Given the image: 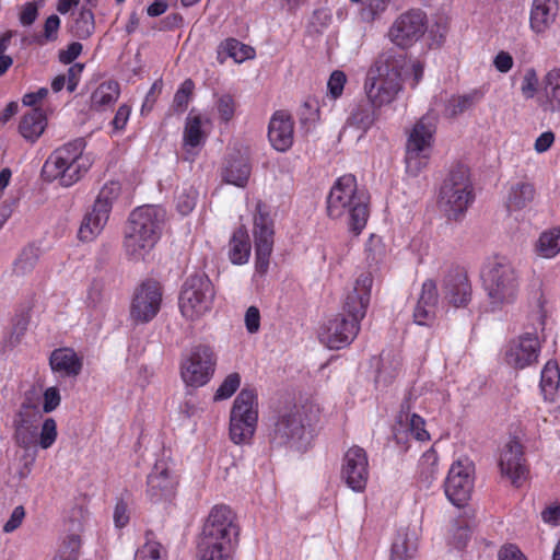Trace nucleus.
Returning <instances> with one entry per match:
<instances>
[{
	"label": "nucleus",
	"mask_w": 560,
	"mask_h": 560,
	"mask_svg": "<svg viewBox=\"0 0 560 560\" xmlns=\"http://www.w3.org/2000/svg\"><path fill=\"white\" fill-rule=\"evenodd\" d=\"M221 47L226 52V55L237 63L255 57L254 48L241 43L235 38L225 39Z\"/></svg>",
	"instance_id": "44"
},
{
	"label": "nucleus",
	"mask_w": 560,
	"mask_h": 560,
	"mask_svg": "<svg viewBox=\"0 0 560 560\" xmlns=\"http://www.w3.org/2000/svg\"><path fill=\"white\" fill-rule=\"evenodd\" d=\"M444 296L455 307L466 306L471 299V284L464 269L448 272L444 279Z\"/></svg>",
	"instance_id": "24"
},
{
	"label": "nucleus",
	"mask_w": 560,
	"mask_h": 560,
	"mask_svg": "<svg viewBox=\"0 0 560 560\" xmlns=\"http://www.w3.org/2000/svg\"><path fill=\"white\" fill-rule=\"evenodd\" d=\"M58 436L57 423L52 418H46L40 427L37 443L40 448L47 450L54 445Z\"/></svg>",
	"instance_id": "47"
},
{
	"label": "nucleus",
	"mask_w": 560,
	"mask_h": 560,
	"mask_svg": "<svg viewBox=\"0 0 560 560\" xmlns=\"http://www.w3.org/2000/svg\"><path fill=\"white\" fill-rule=\"evenodd\" d=\"M539 79L534 68H529L525 71L522 82L521 92L525 100H532L538 92Z\"/></svg>",
	"instance_id": "52"
},
{
	"label": "nucleus",
	"mask_w": 560,
	"mask_h": 560,
	"mask_svg": "<svg viewBox=\"0 0 560 560\" xmlns=\"http://www.w3.org/2000/svg\"><path fill=\"white\" fill-rule=\"evenodd\" d=\"M370 476L369 456L366 451L353 445L342 457L341 479L350 490H364Z\"/></svg>",
	"instance_id": "16"
},
{
	"label": "nucleus",
	"mask_w": 560,
	"mask_h": 560,
	"mask_svg": "<svg viewBox=\"0 0 560 560\" xmlns=\"http://www.w3.org/2000/svg\"><path fill=\"white\" fill-rule=\"evenodd\" d=\"M448 501L458 509H464L466 516H472L474 511L469 508L470 492H445Z\"/></svg>",
	"instance_id": "60"
},
{
	"label": "nucleus",
	"mask_w": 560,
	"mask_h": 560,
	"mask_svg": "<svg viewBox=\"0 0 560 560\" xmlns=\"http://www.w3.org/2000/svg\"><path fill=\"white\" fill-rule=\"evenodd\" d=\"M46 126L47 118L43 109L34 107L28 113L24 114L19 130L24 139L34 142L42 136Z\"/></svg>",
	"instance_id": "36"
},
{
	"label": "nucleus",
	"mask_w": 560,
	"mask_h": 560,
	"mask_svg": "<svg viewBox=\"0 0 560 560\" xmlns=\"http://www.w3.org/2000/svg\"><path fill=\"white\" fill-rule=\"evenodd\" d=\"M151 490H172L178 486L177 476L164 460L158 462L148 476Z\"/></svg>",
	"instance_id": "40"
},
{
	"label": "nucleus",
	"mask_w": 560,
	"mask_h": 560,
	"mask_svg": "<svg viewBox=\"0 0 560 560\" xmlns=\"http://www.w3.org/2000/svg\"><path fill=\"white\" fill-rule=\"evenodd\" d=\"M94 31V14L89 8H81L74 22V33L80 38L89 37Z\"/></svg>",
	"instance_id": "46"
},
{
	"label": "nucleus",
	"mask_w": 560,
	"mask_h": 560,
	"mask_svg": "<svg viewBox=\"0 0 560 560\" xmlns=\"http://www.w3.org/2000/svg\"><path fill=\"white\" fill-rule=\"evenodd\" d=\"M475 200L474 187L468 171L458 167L444 179L439 206L448 220H460Z\"/></svg>",
	"instance_id": "7"
},
{
	"label": "nucleus",
	"mask_w": 560,
	"mask_h": 560,
	"mask_svg": "<svg viewBox=\"0 0 560 560\" xmlns=\"http://www.w3.org/2000/svg\"><path fill=\"white\" fill-rule=\"evenodd\" d=\"M81 539L78 535H70L63 542L62 548L54 558L63 560H79Z\"/></svg>",
	"instance_id": "54"
},
{
	"label": "nucleus",
	"mask_w": 560,
	"mask_h": 560,
	"mask_svg": "<svg viewBox=\"0 0 560 560\" xmlns=\"http://www.w3.org/2000/svg\"><path fill=\"white\" fill-rule=\"evenodd\" d=\"M360 324L345 315L327 320L318 331L319 341L329 349H342L357 337Z\"/></svg>",
	"instance_id": "17"
},
{
	"label": "nucleus",
	"mask_w": 560,
	"mask_h": 560,
	"mask_svg": "<svg viewBox=\"0 0 560 560\" xmlns=\"http://www.w3.org/2000/svg\"><path fill=\"white\" fill-rule=\"evenodd\" d=\"M103 300V287L98 281H93L86 291L85 304L89 307L96 308Z\"/></svg>",
	"instance_id": "61"
},
{
	"label": "nucleus",
	"mask_w": 560,
	"mask_h": 560,
	"mask_svg": "<svg viewBox=\"0 0 560 560\" xmlns=\"http://www.w3.org/2000/svg\"><path fill=\"white\" fill-rule=\"evenodd\" d=\"M409 429L411 435L418 441H428L430 440V434L425 430V421L422 417L413 413L409 420Z\"/></svg>",
	"instance_id": "59"
},
{
	"label": "nucleus",
	"mask_w": 560,
	"mask_h": 560,
	"mask_svg": "<svg viewBox=\"0 0 560 560\" xmlns=\"http://www.w3.org/2000/svg\"><path fill=\"white\" fill-rule=\"evenodd\" d=\"M49 366L59 377L75 378L82 372L83 358L72 348H58L49 355Z\"/></svg>",
	"instance_id": "25"
},
{
	"label": "nucleus",
	"mask_w": 560,
	"mask_h": 560,
	"mask_svg": "<svg viewBox=\"0 0 560 560\" xmlns=\"http://www.w3.org/2000/svg\"><path fill=\"white\" fill-rule=\"evenodd\" d=\"M60 402V390L56 386L47 387L43 393V406L40 412L50 413L59 407Z\"/></svg>",
	"instance_id": "57"
},
{
	"label": "nucleus",
	"mask_w": 560,
	"mask_h": 560,
	"mask_svg": "<svg viewBox=\"0 0 560 560\" xmlns=\"http://www.w3.org/2000/svg\"><path fill=\"white\" fill-rule=\"evenodd\" d=\"M540 348L538 336L534 332H525L508 345L505 361L509 365L523 370L537 362Z\"/></svg>",
	"instance_id": "19"
},
{
	"label": "nucleus",
	"mask_w": 560,
	"mask_h": 560,
	"mask_svg": "<svg viewBox=\"0 0 560 560\" xmlns=\"http://www.w3.org/2000/svg\"><path fill=\"white\" fill-rule=\"evenodd\" d=\"M165 220V211L159 206L147 205L135 209L126 229L159 241Z\"/></svg>",
	"instance_id": "18"
},
{
	"label": "nucleus",
	"mask_w": 560,
	"mask_h": 560,
	"mask_svg": "<svg viewBox=\"0 0 560 560\" xmlns=\"http://www.w3.org/2000/svg\"><path fill=\"white\" fill-rule=\"evenodd\" d=\"M373 277L370 272L361 273L354 283L353 290L346 296L343 312L351 319L360 324L366 314L371 299Z\"/></svg>",
	"instance_id": "20"
},
{
	"label": "nucleus",
	"mask_w": 560,
	"mask_h": 560,
	"mask_svg": "<svg viewBox=\"0 0 560 560\" xmlns=\"http://www.w3.org/2000/svg\"><path fill=\"white\" fill-rule=\"evenodd\" d=\"M537 103L545 114L560 113V67L551 68L544 75Z\"/></svg>",
	"instance_id": "26"
},
{
	"label": "nucleus",
	"mask_w": 560,
	"mask_h": 560,
	"mask_svg": "<svg viewBox=\"0 0 560 560\" xmlns=\"http://www.w3.org/2000/svg\"><path fill=\"white\" fill-rule=\"evenodd\" d=\"M535 196L536 190L532 183L517 182L508 191L506 208L510 212L523 210L534 201Z\"/></svg>",
	"instance_id": "35"
},
{
	"label": "nucleus",
	"mask_w": 560,
	"mask_h": 560,
	"mask_svg": "<svg viewBox=\"0 0 560 560\" xmlns=\"http://www.w3.org/2000/svg\"><path fill=\"white\" fill-rule=\"evenodd\" d=\"M36 264V255L32 248L24 249L14 262V271L24 275L31 271Z\"/></svg>",
	"instance_id": "58"
},
{
	"label": "nucleus",
	"mask_w": 560,
	"mask_h": 560,
	"mask_svg": "<svg viewBox=\"0 0 560 560\" xmlns=\"http://www.w3.org/2000/svg\"><path fill=\"white\" fill-rule=\"evenodd\" d=\"M250 241L247 231L238 228L232 234L229 244V257L234 265H244L250 256Z\"/></svg>",
	"instance_id": "39"
},
{
	"label": "nucleus",
	"mask_w": 560,
	"mask_h": 560,
	"mask_svg": "<svg viewBox=\"0 0 560 560\" xmlns=\"http://www.w3.org/2000/svg\"><path fill=\"white\" fill-rule=\"evenodd\" d=\"M238 535L236 514L225 504L214 505L199 536L197 545L199 560H232Z\"/></svg>",
	"instance_id": "1"
},
{
	"label": "nucleus",
	"mask_w": 560,
	"mask_h": 560,
	"mask_svg": "<svg viewBox=\"0 0 560 560\" xmlns=\"http://www.w3.org/2000/svg\"><path fill=\"white\" fill-rule=\"evenodd\" d=\"M85 141L81 138L69 141L54 150L43 166V174L49 182L71 187L91 168L92 159L84 154Z\"/></svg>",
	"instance_id": "5"
},
{
	"label": "nucleus",
	"mask_w": 560,
	"mask_h": 560,
	"mask_svg": "<svg viewBox=\"0 0 560 560\" xmlns=\"http://www.w3.org/2000/svg\"><path fill=\"white\" fill-rule=\"evenodd\" d=\"M217 364L215 354L210 346L197 345L183 358L180 376L191 387H200L210 382Z\"/></svg>",
	"instance_id": "11"
},
{
	"label": "nucleus",
	"mask_w": 560,
	"mask_h": 560,
	"mask_svg": "<svg viewBox=\"0 0 560 560\" xmlns=\"http://www.w3.org/2000/svg\"><path fill=\"white\" fill-rule=\"evenodd\" d=\"M482 283L493 310L514 304L521 293V275L511 260L494 256L482 269Z\"/></svg>",
	"instance_id": "6"
},
{
	"label": "nucleus",
	"mask_w": 560,
	"mask_h": 560,
	"mask_svg": "<svg viewBox=\"0 0 560 560\" xmlns=\"http://www.w3.org/2000/svg\"><path fill=\"white\" fill-rule=\"evenodd\" d=\"M501 476L506 478L515 488L525 486L529 469L524 457L523 445L516 439H510L501 448L499 455Z\"/></svg>",
	"instance_id": "15"
},
{
	"label": "nucleus",
	"mask_w": 560,
	"mask_h": 560,
	"mask_svg": "<svg viewBox=\"0 0 560 560\" xmlns=\"http://www.w3.org/2000/svg\"><path fill=\"white\" fill-rule=\"evenodd\" d=\"M368 258L374 262L381 261L385 254L386 248L381 236L372 234L365 245Z\"/></svg>",
	"instance_id": "56"
},
{
	"label": "nucleus",
	"mask_w": 560,
	"mask_h": 560,
	"mask_svg": "<svg viewBox=\"0 0 560 560\" xmlns=\"http://www.w3.org/2000/svg\"><path fill=\"white\" fill-rule=\"evenodd\" d=\"M237 103L231 94H222L215 101V110L223 124H229L235 116Z\"/></svg>",
	"instance_id": "45"
},
{
	"label": "nucleus",
	"mask_w": 560,
	"mask_h": 560,
	"mask_svg": "<svg viewBox=\"0 0 560 560\" xmlns=\"http://www.w3.org/2000/svg\"><path fill=\"white\" fill-rule=\"evenodd\" d=\"M158 241L143 236L129 230H125L124 250L126 256L133 261H140L152 250Z\"/></svg>",
	"instance_id": "34"
},
{
	"label": "nucleus",
	"mask_w": 560,
	"mask_h": 560,
	"mask_svg": "<svg viewBox=\"0 0 560 560\" xmlns=\"http://www.w3.org/2000/svg\"><path fill=\"white\" fill-rule=\"evenodd\" d=\"M390 0H364L361 18L365 22H373L388 8Z\"/></svg>",
	"instance_id": "49"
},
{
	"label": "nucleus",
	"mask_w": 560,
	"mask_h": 560,
	"mask_svg": "<svg viewBox=\"0 0 560 560\" xmlns=\"http://www.w3.org/2000/svg\"><path fill=\"white\" fill-rule=\"evenodd\" d=\"M327 213L334 220L346 219L353 235L362 233L370 217L369 195L358 188L353 175H343L336 180L327 197Z\"/></svg>",
	"instance_id": "2"
},
{
	"label": "nucleus",
	"mask_w": 560,
	"mask_h": 560,
	"mask_svg": "<svg viewBox=\"0 0 560 560\" xmlns=\"http://www.w3.org/2000/svg\"><path fill=\"white\" fill-rule=\"evenodd\" d=\"M240 386L241 375L236 372L229 374L218 387L214 400H224L232 397Z\"/></svg>",
	"instance_id": "51"
},
{
	"label": "nucleus",
	"mask_w": 560,
	"mask_h": 560,
	"mask_svg": "<svg viewBox=\"0 0 560 560\" xmlns=\"http://www.w3.org/2000/svg\"><path fill=\"white\" fill-rule=\"evenodd\" d=\"M438 308V289L432 279H428L422 284V290L418 303L415 307V323L422 326H429L435 318Z\"/></svg>",
	"instance_id": "27"
},
{
	"label": "nucleus",
	"mask_w": 560,
	"mask_h": 560,
	"mask_svg": "<svg viewBox=\"0 0 560 560\" xmlns=\"http://www.w3.org/2000/svg\"><path fill=\"white\" fill-rule=\"evenodd\" d=\"M268 139L273 149L279 152L288 151L294 139V121L288 113L276 112L269 121Z\"/></svg>",
	"instance_id": "22"
},
{
	"label": "nucleus",
	"mask_w": 560,
	"mask_h": 560,
	"mask_svg": "<svg viewBox=\"0 0 560 560\" xmlns=\"http://www.w3.org/2000/svg\"><path fill=\"white\" fill-rule=\"evenodd\" d=\"M346 83L347 75L345 74L343 71H332L327 82L328 96L334 101L338 100L343 93Z\"/></svg>",
	"instance_id": "55"
},
{
	"label": "nucleus",
	"mask_w": 560,
	"mask_h": 560,
	"mask_svg": "<svg viewBox=\"0 0 560 560\" xmlns=\"http://www.w3.org/2000/svg\"><path fill=\"white\" fill-rule=\"evenodd\" d=\"M435 131V118L431 115L421 117L410 130L405 155L406 171L409 175L418 176L427 167Z\"/></svg>",
	"instance_id": "10"
},
{
	"label": "nucleus",
	"mask_w": 560,
	"mask_h": 560,
	"mask_svg": "<svg viewBox=\"0 0 560 560\" xmlns=\"http://www.w3.org/2000/svg\"><path fill=\"white\" fill-rule=\"evenodd\" d=\"M427 24V14L420 9H411L395 19L387 36L397 47L408 48L424 35Z\"/></svg>",
	"instance_id": "13"
},
{
	"label": "nucleus",
	"mask_w": 560,
	"mask_h": 560,
	"mask_svg": "<svg viewBox=\"0 0 560 560\" xmlns=\"http://www.w3.org/2000/svg\"><path fill=\"white\" fill-rule=\"evenodd\" d=\"M250 164L248 159L241 154H231L222 172L223 180L237 187H245L249 175Z\"/></svg>",
	"instance_id": "32"
},
{
	"label": "nucleus",
	"mask_w": 560,
	"mask_h": 560,
	"mask_svg": "<svg viewBox=\"0 0 560 560\" xmlns=\"http://www.w3.org/2000/svg\"><path fill=\"white\" fill-rule=\"evenodd\" d=\"M472 102V95H453L445 105L444 115L451 118L456 117L467 110Z\"/></svg>",
	"instance_id": "48"
},
{
	"label": "nucleus",
	"mask_w": 560,
	"mask_h": 560,
	"mask_svg": "<svg viewBox=\"0 0 560 560\" xmlns=\"http://www.w3.org/2000/svg\"><path fill=\"white\" fill-rule=\"evenodd\" d=\"M558 0H533L529 12V27L536 34L545 33L556 21Z\"/></svg>",
	"instance_id": "29"
},
{
	"label": "nucleus",
	"mask_w": 560,
	"mask_h": 560,
	"mask_svg": "<svg viewBox=\"0 0 560 560\" xmlns=\"http://www.w3.org/2000/svg\"><path fill=\"white\" fill-rule=\"evenodd\" d=\"M560 385V370L556 361L549 360L540 375V392L546 401H553Z\"/></svg>",
	"instance_id": "41"
},
{
	"label": "nucleus",
	"mask_w": 560,
	"mask_h": 560,
	"mask_svg": "<svg viewBox=\"0 0 560 560\" xmlns=\"http://www.w3.org/2000/svg\"><path fill=\"white\" fill-rule=\"evenodd\" d=\"M380 109L381 107L374 106L369 100L360 102L351 110L347 125L365 133L377 120Z\"/></svg>",
	"instance_id": "33"
},
{
	"label": "nucleus",
	"mask_w": 560,
	"mask_h": 560,
	"mask_svg": "<svg viewBox=\"0 0 560 560\" xmlns=\"http://www.w3.org/2000/svg\"><path fill=\"white\" fill-rule=\"evenodd\" d=\"M215 296L214 287L206 273L190 275L183 283L178 305L182 315L191 322L208 314Z\"/></svg>",
	"instance_id": "9"
},
{
	"label": "nucleus",
	"mask_w": 560,
	"mask_h": 560,
	"mask_svg": "<svg viewBox=\"0 0 560 560\" xmlns=\"http://www.w3.org/2000/svg\"><path fill=\"white\" fill-rule=\"evenodd\" d=\"M40 417L39 408L26 397L13 419L14 436L20 446L28 447L35 442V423Z\"/></svg>",
	"instance_id": "21"
},
{
	"label": "nucleus",
	"mask_w": 560,
	"mask_h": 560,
	"mask_svg": "<svg viewBox=\"0 0 560 560\" xmlns=\"http://www.w3.org/2000/svg\"><path fill=\"white\" fill-rule=\"evenodd\" d=\"M167 551L151 532L145 533V541L137 549L133 560H166Z\"/></svg>",
	"instance_id": "42"
},
{
	"label": "nucleus",
	"mask_w": 560,
	"mask_h": 560,
	"mask_svg": "<svg viewBox=\"0 0 560 560\" xmlns=\"http://www.w3.org/2000/svg\"><path fill=\"white\" fill-rule=\"evenodd\" d=\"M533 253L541 259L551 260L560 255V224L542 230L533 243Z\"/></svg>",
	"instance_id": "30"
},
{
	"label": "nucleus",
	"mask_w": 560,
	"mask_h": 560,
	"mask_svg": "<svg viewBox=\"0 0 560 560\" xmlns=\"http://www.w3.org/2000/svg\"><path fill=\"white\" fill-rule=\"evenodd\" d=\"M209 122L200 114L190 112L185 120L183 131V149L188 159H194L206 143L208 131L203 129V124Z\"/></svg>",
	"instance_id": "23"
},
{
	"label": "nucleus",
	"mask_w": 560,
	"mask_h": 560,
	"mask_svg": "<svg viewBox=\"0 0 560 560\" xmlns=\"http://www.w3.org/2000/svg\"><path fill=\"white\" fill-rule=\"evenodd\" d=\"M258 424V399L254 389L243 388L230 411L229 434L236 445L248 444Z\"/></svg>",
	"instance_id": "8"
},
{
	"label": "nucleus",
	"mask_w": 560,
	"mask_h": 560,
	"mask_svg": "<svg viewBox=\"0 0 560 560\" xmlns=\"http://www.w3.org/2000/svg\"><path fill=\"white\" fill-rule=\"evenodd\" d=\"M198 192L195 188H184L176 196V208L183 215L190 213L196 207Z\"/></svg>",
	"instance_id": "50"
},
{
	"label": "nucleus",
	"mask_w": 560,
	"mask_h": 560,
	"mask_svg": "<svg viewBox=\"0 0 560 560\" xmlns=\"http://www.w3.org/2000/svg\"><path fill=\"white\" fill-rule=\"evenodd\" d=\"M120 190L121 187L118 182L112 180L104 184L94 201L93 207L97 208L100 211H104L109 215L113 202L120 195Z\"/></svg>",
	"instance_id": "43"
},
{
	"label": "nucleus",
	"mask_w": 560,
	"mask_h": 560,
	"mask_svg": "<svg viewBox=\"0 0 560 560\" xmlns=\"http://www.w3.org/2000/svg\"><path fill=\"white\" fill-rule=\"evenodd\" d=\"M541 518L550 525H560V502H555L545 508Z\"/></svg>",
	"instance_id": "64"
},
{
	"label": "nucleus",
	"mask_w": 560,
	"mask_h": 560,
	"mask_svg": "<svg viewBox=\"0 0 560 560\" xmlns=\"http://www.w3.org/2000/svg\"><path fill=\"white\" fill-rule=\"evenodd\" d=\"M120 96V85L115 80H108L100 83L92 92L90 97L91 109L95 112H106L118 101Z\"/></svg>",
	"instance_id": "31"
},
{
	"label": "nucleus",
	"mask_w": 560,
	"mask_h": 560,
	"mask_svg": "<svg viewBox=\"0 0 560 560\" xmlns=\"http://www.w3.org/2000/svg\"><path fill=\"white\" fill-rule=\"evenodd\" d=\"M418 550L417 535L409 530L398 532L390 550V560H410Z\"/></svg>",
	"instance_id": "38"
},
{
	"label": "nucleus",
	"mask_w": 560,
	"mask_h": 560,
	"mask_svg": "<svg viewBox=\"0 0 560 560\" xmlns=\"http://www.w3.org/2000/svg\"><path fill=\"white\" fill-rule=\"evenodd\" d=\"M475 486V464L468 457L455 460L450 467L445 490H472Z\"/></svg>",
	"instance_id": "28"
},
{
	"label": "nucleus",
	"mask_w": 560,
	"mask_h": 560,
	"mask_svg": "<svg viewBox=\"0 0 560 560\" xmlns=\"http://www.w3.org/2000/svg\"><path fill=\"white\" fill-rule=\"evenodd\" d=\"M264 208V206L258 205L254 218L255 272L253 281L256 283L267 273L273 248V221Z\"/></svg>",
	"instance_id": "12"
},
{
	"label": "nucleus",
	"mask_w": 560,
	"mask_h": 560,
	"mask_svg": "<svg viewBox=\"0 0 560 560\" xmlns=\"http://www.w3.org/2000/svg\"><path fill=\"white\" fill-rule=\"evenodd\" d=\"M411 75V86L415 88L422 80L423 66L420 61H409L406 59V70H404V81Z\"/></svg>",
	"instance_id": "62"
},
{
	"label": "nucleus",
	"mask_w": 560,
	"mask_h": 560,
	"mask_svg": "<svg viewBox=\"0 0 560 560\" xmlns=\"http://www.w3.org/2000/svg\"><path fill=\"white\" fill-rule=\"evenodd\" d=\"M313 440L314 429L307 413L303 407L296 405L282 408L268 431V442L272 448L285 447L304 453L311 447Z\"/></svg>",
	"instance_id": "3"
},
{
	"label": "nucleus",
	"mask_w": 560,
	"mask_h": 560,
	"mask_svg": "<svg viewBox=\"0 0 560 560\" xmlns=\"http://www.w3.org/2000/svg\"><path fill=\"white\" fill-rule=\"evenodd\" d=\"M162 290L158 282L148 280L136 290L130 304V319L136 324L151 322L160 312Z\"/></svg>",
	"instance_id": "14"
},
{
	"label": "nucleus",
	"mask_w": 560,
	"mask_h": 560,
	"mask_svg": "<svg viewBox=\"0 0 560 560\" xmlns=\"http://www.w3.org/2000/svg\"><path fill=\"white\" fill-rule=\"evenodd\" d=\"M60 28V19L56 14L49 15L44 23V31L40 36L37 37L39 45L55 42L58 38V32Z\"/></svg>",
	"instance_id": "53"
},
{
	"label": "nucleus",
	"mask_w": 560,
	"mask_h": 560,
	"mask_svg": "<svg viewBox=\"0 0 560 560\" xmlns=\"http://www.w3.org/2000/svg\"><path fill=\"white\" fill-rule=\"evenodd\" d=\"M404 70L405 56L381 57L368 72L364 83L368 100L381 108L395 102L404 89Z\"/></svg>",
	"instance_id": "4"
},
{
	"label": "nucleus",
	"mask_w": 560,
	"mask_h": 560,
	"mask_svg": "<svg viewBox=\"0 0 560 560\" xmlns=\"http://www.w3.org/2000/svg\"><path fill=\"white\" fill-rule=\"evenodd\" d=\"M131 114V107L127 104H122L118 107L115 116L110 122L115 131H121L125 129Z\"/></svg>",
	"instance_id": "63"
},
{
	"label": "nucleus",
	"mask_w": 560,
	"mask_h": 560,
	"mask_svg": "<svg viewBox=\"0 0 560 560\" xmlns=\"http://www.w3.org/2000/svg\"><path fill=\"white\" fill-rule=\"evenodd\" d=\"M108 218L109 215L104 211L92 207V210L82 220L78 232L79 238L83 242H91L96 238L106 225Z\"/></svg>",
	"instance_id": "37"
}]
</instances>
